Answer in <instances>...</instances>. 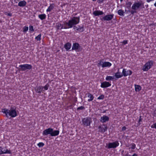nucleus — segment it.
Wrapping results in <instances>:
<instances>
[{
    "instance_id": "1",
    "label": "nucleus",
    "mask_w": 156,
    "mask_h": 156,
    "mask_svg": "<svg viewBox=\"0 0 156 156\" xmlns=\"http://www.w3.org/2000/svg\"><path fill=\"white\" fill-rule=\"evenodd\" d=\"M79 17H73L69 20L68 22H65L64 24H62L59 23H56L55 28L57 30L62 29H67L72 28L74 25L78 24L80 22Z\"/></svg>"
},
{
    "instance_id": "2",
    "label": "nucleus",
    "mask_w": 156,
    "mask_h": 156,
    "mask_svg": "<svg viewBox=\"0 0 156 156\" xmlns=\"http://www.w3.org/2000/svg\"><path fill=\"white\" fill-rule=\"evenodd\" d=\"M82 124L86 126H90L92 122L91 119L89 117L85 118L82 120Z\"/></svg>"
},
{
    "instance_id": "3",
    "label": "nucleus",
    "mask_w": 156,
    "mask_h": 156,
    "mask_svg": "<svg viewBox=\"0 0 156 156\" xmlns=\"http://www.w3.org/2000/svg\"><path fill=\"white\" fill-rule=\"evenodd\" d=\"M153 65V62L150 61L147 62L144 66L142 69L144 71H147Z\"/></svg>"
},
{
    "instance_id": "4",
    "label": "nucleus",
    "mask_w": 156,
    "mask_h": 156,
    "mask_svg": "<svg viewBox=\"0 0 156 156\" xmlns=\"http://www.w3.org/2000/svg\"><path fill=\"white\" fill-rule=\"evenodd\" d=\"M142 1L140 2H135L132 5V9L133 10H136L138 9L141 6H143L144 8V5L142 3Z\"/></svg>"
},
{
    "instance_id": "5",
    "label": "nucleus",
    "mask_w": 156,
    "mask_h": 156,
    "mask_svg": "<svg viewBox=\"0 0 156 156\" xmlns=\"http://www.w3.org/2000/svg\"><path fill=\"white\" fill-rule=\"evenodd\" d=\"M19 67H20V70L24 71L27 69H31L32 68V66L30 64H25L20 65Z\"/></svg>"
},
{
    "instance_id": "6",
    "label": "nucleus",
    "mask_w": 156,
    "mask_h": 156,
    "mask_svg": "<svg viewBox=\"0 0 156 156\" xmlns=\"http://www.w3.org/2000/svg\"><path fill=\"white\" fill-rule=\"evenodd\" d=\"M107 147L108 149L112 148H115L118 146L119 145V143L118 141H115L113 142L109 143L108 144H107Z\"/></svg>"
},
{
    "instance_id": "7",
    "label": "nucleus",
    "mask_w": 156,
    "mask_h": 156,
    "mask_svg": "<svg viewBox=\"0 0 156 156\" xmlns=\"http://www.w3.org/2000/svg\"><path fill=\"white\" fill-rule=\"evenodd\" d=\"M8 115L12 117H15L17 115V114L16 110V108L11 107L10 109L9 110Z\"/></svg>"
},
{
    "instance_id": "8",
    "label": "nucleus",
    "mask_w": 156,
    "mask_h": 156,
    "mask_svg": "<svg viewBox=\"0 0 156 156\" xmlns=\"http://www.w3.org/2000/svg\"><path fill=\"white\" fill-rule=\"evenodd\" d=\"M114 16L113 14L106 15L102 18H100V20L102 21H110L113 18Z\"/></svg>"
},
{
    "instance_id": "9",
    "label": "nucleus",
    "mask_w": 156,
    "mask_h": 156,
    "mask_svg": "<svg viewBox=\"0 0 156 156\" xmlns=\"http://www.w3.org/2000/svg\"><path fill=\"white\" fill-rule=\"evenodd\" d=\"M81 46L78 43H75L73 44L72 50H75L76 51H79L80 50Z\"/></svg>"
},
{
    "instance_id": "10",
    "label": "nucleus",
    "mask_w": 156,
    "mask_h": 156,
    "mask_svg": "<svg viewBox=\"0 0 156 156\" xmlns=\"http://www.w3.org/2000/svg\"><path fill=\"white\" fill-rule=\"evenodd\" d=\"M132 71L130 70H127L125 69H123L122 71L123 75L124 76H126L128 75H131L132 74Z\"/></svg>"
},
{
    "instance_id": "11",
    "label": "nucleus",
    "mask_w": 156,
    "mask_h": 156,
    "mask_svg": "<svg viewBox=\"0 0 156 156\" xmlns=\"http://www.w3.org/2000/svg\"><path fill=\"white\" fill-rule=\"evenodd\" d=\"M99 132L101 133H104L107 131L108 129L107 126L105 124H103L102 126H98Z\"/></svg>"
},
{
    "instance_id": "12",
    "label": "nucleus",
    "mask_w": 156,
    "mask_h": 156,
    "mask_svg": "<svg viewBox=\"0 0 156 156\" xmlns=\"http://www.w3.org/2000/svg\"><path fill=\"white\" fill-rule=\"evenodd\" d=\"M52 131V129L49 128L47 129L44 130L42 134L44 136H47L48 134H50V135L51 136V134Z\"/></svg>"
},
{
    "instance_id": "13",
    "label": "nucleus",
    "mask_w": 156,
    "mask_h": 156,
    "mask_svg": "<svg viewBox=\"0 0 156 156\" xmlns=\"http://www.w3.org/2000/svg\"><path fill=\"white\" fill-rule=\"evenodd\" d=\"M75 25H73V29L76 30L80 32H82L84 30V27H80V26H78L77 27L75 26Z\"/></svg>"
},
{
    "instance_id": "14",
    "label": "nucleus",
    "mask_w": 156,
    "mask_h": 156,
    "mask_svg": "<svg viewBox=\"0 0 156 156\" xmlns=\"http://www.w3.org/2000/svg\"><path fill=\"white\" fill-rule=\"evenodd\" d=\"M35 90L37 93H40L42 91H44V90H43V87L41 86L36 87L35 88Z\"/></svg>"
},
{
    "instance_id": "15",
    "label": "nucleus",
    "mask_w": 156,
    "mask_h": 156,
    "mask_svg": "<svg viewBox=\"0 0 156 156\" xmlns=\"http://www.w3.org/2000/svg\"><path fill=\"white\" fill-rule=\"evenodd\" d=\"M111 86V84L108 82H104L101 83V87L102 88H105Z\"/></svg>"
},
{
    "instance_id": "16",
    "label": "nucleus",
    "mask_w": 156,
    "mask_h": 156,
    "mask_svg": "<svg viewBox=\"0 0 156 156\" xmlns=\"http://www.w3.org/2000/svg\"><path fill=\"white\" fill-rule=\"evenodd\" d=\"M109 119V118L108 116L104 115L103 116L101 117L100 121L103 123L107 121H108Z\"/></svg>"
},
{
    "instance_id": "17",
    "label": "nucleus",
    "mask_w": 156,
    "mask_h": 156,
    "mask_svg": "<svg viewBox=\"0 0 156 156\" xmlns=\"http://www.w3.org/2000/svg\"><path fill=\"white\" fill-rule=\"evenodd\" d=\"M3 149L0 146V154H11V152L10 150L7 149L6 150L2 151Z\"/></svg>"
},
{
    "instance_id": "18",
    "label": "nucleus",
    "mask_w": 156,
    "mask_h": 156,
    "mask_svg": "<svg viewBox=\"0 0 156 156\" xmlns=\"http://www.w3.org/2000/svg\"><path fill=\"white\" fill-rule=\"evenodd\" d=\"M93 14L95 16H97L100 15H103L104 13L102 11L96 10L93 12Z\"/></svg>"
},
{
    "instance_id": "19",
    "label": "nucleus",
    "mask_w": 156,
    "mask_h": 156,
    "mask_svg": "<svg viewBox=\"0 0 156 156\" xmlns=\"http://www.w3.org/2000/svg\"><path fill=\"white\" fill-rule=\"evenodd\" d=\"M27 4V2L23 0L19 2L18 5L20 7H23L26 5Z\"/></svg>"
},
{
    "instance_id": "20",
    "label": "nucleus",
    "mask_w": 156,
    "mask_h": 156,
    "mask_svg": "<svg viewBox=\"0 0 156 156\" xmlns=\"http://www.w3.org/2000/svg\"><path fill=\"white\" fill-rule=\"evenodd\" d=\"M59 133V131L58 130H55L53 131L52 129V131L51 132V136H55L58 135Z\"/></svg>"
},
{
    "instance_id": "21",
    "label": "nucleus",
    "mask_w": 156,
    "mask_h": 156,
    "mask_svg": "<svg viewBox=\"0 0 156 156\" xmlns=\"http://www.w3.org/2000/svg\"><path fill=\"white\" fill-rule=\"evenodd\" d=\"M112 64L109 62H102V67L104 68L107 67H110Z\"/></svg>"
},
{
    "instance_id": "22",
    "label": "nucleus",
    "mask_w": 156,
    "mask_h": 156,
    "mask_svg": "<svg viewBox=\"0 0 156 156\" xmlns=\"http://www.w3.org/2000/svg\"><path fill=\"white\" fill-rule=\"evenodd\" d=\"M71 44L70 43L68 42L65 44L64 48L67 51H68L71 48Z\"/></svg>"
},
{
    "instance_id": "23",
    "label": "nucleus",
    "mask_w": 156,
    "mask_h": 156,
    "mask_svg": "<svg viewBox=\"0 0 156 156\" xmlns=\"http://www.w3.org/2000/svg\"><path fill=\"white\" fill-rule=\"evenodd\" d=\"M87 97L89 98L88 99L87 101H92L94 98V97L93 95L91 94L90 93L87 94Z\"/></svg>"
},
{
    "instance_id": "24",
    "label": "nucleus",
    "mask_w": 156,
    "mask_h": 156,
    "mask_svg": "<svg viewBox=\"0 0 156 156\" xmlns=\"http://www.w3.org/2000/svg\"><path fill=\"white\" fill-rule=\"evenodd\" d=\"M55 7V5L54 4H51L50 5V6L46 10L47 12H50Z\"/></svg>"
},
{
    "instance_id": "25",
    "label": "nucleus",
    "mask_w": 156,
    "mask_h": 156,
    "mask_svg": "<svg viewBox=\"0 0 156 156\" xmlns=\"http://www.w3.org/2000/svg\"><path fill=\"white\" fill-rule=\"evenodd\" d=\"M115 76L116 78H119L123 76V75L119 72V70L118 71L115 73Z\"/></svg>"
},
{
    "instance_id": "26",
    "label": "nucleus",
    "mask_w": 156,
    "mask_h": 156,
    "mask_svg": "<svg viewBox=\"0 0 156 156\" xmlns=\"http://www.w3.org/2000/svg\"><path fill=\"white\" fill-rule=\"evenodd\" d=\"M38 16L41 20H43L46 19V16L45 14H43L39 15Z\"/></svg>"
},
{
    "instance_id": "27",
    "label": "nucleus",
    "mask_w": 156,
    "mask_h": 156,
    "mask_svg": "<svg viewBox=\"0 0 156 156\" xmlns=\"http://www.w3.org/2000/svg\"><path fill=\"white\" fill-rule=\"evenodd\" d=\"M135 90L136 92H139L141 89V87L139 85H135Z\"/></svg>"
},
{
    "instance_id": "28",
    "label": "nucleus",
    "mask_w": 156,
    "mask_h": 156,
    "mask_svg": "<svg viewBox=\"0 0 156 156\" xmlns=\"http://www.w3.org/2000/svg\"><path fill=\"white\" fill-rule=\"evenodd\" d=\"M9 110L5 108L2 110V112L5 114L6 116L7 117H8Z\"/></svg>"
},
{
    "instance_id": "29",
    "label": "nucleus",
    "mask_w": 156,
    "mask_h": 156,
    "mask_svg": "<svg viewBox=\"0 0 156 156\" xmlns=\"http://www.w3.org/2000/svg\"><path fill=\"white\" fill-rule=\"evenodd\" d=\"M124 11L122 9H119L118 11V14L120 16H124Z\"/></svg>"
},
{
    "instance_id": "30",
    "label": "nucleus",
    "mask_w": 156,
    "mask_h": 156,
    "mask_svg": "<svg viewBox=\"0 0 156 156\" xmlns=\"http://www.w3.org/2000/svg\"><path fill=\"white\" fill-rule=\"evenodd\" d=\"M132 4V3L131 2H128L126 4V6L129 9L130 8Z\"/></svg>"
},
{
    "instance_id": "31",
    "label": "nucleus",
    "mask_w": 156,
    "mask_h": 156,
    "mask_svg": "<svg viewBox=\"0 0 156 156\" xmlns=\"http://www.w3.org/2000/svg\"><path fill=\"white\" fill-rule=\"evenodd\" d=\"M114 79V76H107L106 78V80L108 81L112 80Z\"/></svg>"
},
{
    "instance_id": "32",
    "label": "nucleus",
    "mask_w": 156,
    "mask_h": 156,
    "mask_svg": "<svg viewBox=\"0 0 156 156\" xmlns=\"http://www.w3.org/2000/svg\"><path fill=\"white\" fill-rule=\"evenodd\" d=\"M41 34H40L38 35L37 36L35 37V39L37 41H40L41 40Z\"/></svg>"
},
{
    "instance_id": "33",
    "label": "nucleus",
    "mask_w": 156,
    "mask_h": 156,
    "mask_svg": "<svg viewBox=\"0 0 156 156\" xmlns=\"http://www.w3.org/2000/svg\"><path fill=\"white\" fill-rule=\"evenodd\" d=\"M28 27L25 26L23 27V32H26L28 31Z\"/></svg>"
},
{
    "instance_id": "34",
    "label": "nucleus",
    "mask_w": 156,
    "mask_h": 156,
    "mask_svg": "<svg viewBox=\"0 0 156 156\" xmlns=\"http://www.w3.org/2000/svg\"><path fill=\"white\" fill-rule=\"evenodd\" d=\"M37 145L39 147H42L44 145V144L42 142L39 143Z\"/></svg>"
},
{
    "instance_id": "35",
    "label": "nucleus",
    "mask_w": 156,
    "mask_h": 156,
    "mask_svg": "<svg viewBox=\"0 0 156 156\" xmlns=\"http://www.w3.org/2000/svg\"><path fill=\"white\" fill-rule=\"evenodd\" d=\"M49 87V85L48 84H47L44 87H43V89H44V90H47L48 89Z\"/></svg>"
},
{
    "instance_id": "36",
    "label": "nucleus",
    "mask_w": 156,
    "mask_h": 156,
    "mask_svg": "<svg viewBox=\"0 0 156 156\" xmlns=\"http://www.w3.org/2000/svg\"><path fill=\"white\" fill-rule=\"evenodd\" d=\"M29 30L30 31L33 32L34 31L33 27L32 26L30 25L29 27Z\"/></svg>"
},
{
    "instance_id": "37",
    "label": "nucleus",
    "mask_w": 156,
    "mask_h": 156,
    "mask_svg": "<svg viewBox=\"0 0 156 156\" xmlns=\"http://www.w3.org/2000/svg\"><path fill=\"white\" fill-rule=\"evenodd\" d=\"M104 95H101L99 96L98 98V99H103L104 98Z\"/></svg>"
},
{
    "instance_id": "38",
    "label": "nucleus",
    "mask_w": 156,
    "mask_h": 156,
    "mask_svg": "<svg viewBox=\"0 0 156 156\" xmlns=\"http://www.w3.org/2000/svg\"><path fill=\"white\" fill-rule=\"evenodd\" d=\"M85 109L84 107L83 106H81L80 107H78L77 108V110H82L83 109Z\"/></svg>"
},
{
    "instance_id": "39",
    "label": "nucleus",
    "mask_w": 156,
    "mask_h": 156,
    "mask_svg": "<svg viewBox=\"0 0 156 156\" xmlns=\"http://www.w3.org/2000/svg\"><path fill=\"white\" fill-rule=\"evenodd\" d=\"M131 148L132 149H134L136 147V145L135 144L133 143L131 144Z\"/></svg>"
},
{
    "instance_id": "40",
    "label": "nucleus",
    "mask_w": 156,
    "mask_h": 156,
    "mask_svg": "<svg viewBox=\"0 0 156 156\" xmlns=\"http://www.w3.org/2000/svg\"><path fill=\"white\" fill-rule=\"evenodd\" d=\"M141 116H140L139 117V119L138 121V123L139 124H141V122L142 120V118H141Z\"/></svg>"
},
{
    "instance_id": "41",
    "label": "nucleus",
    "mask_w": 156,
    "mask_h": 156,
    "mask_svg": "<svg viewBox=\"0 0 156 156\" xmlns=\"http://www.w3.org/2000/svg\"><path fill=\"white\" fill-rule=\"evenodd\" d=\"M130 13L131 14L133 15L134 13H136V10H130Z\"/></svg>"
},
{
    "instance_id": "42",
    "label": "nucleus",
    "mask_w": 156,
    "mask_h": 156,
    "mask_svg": "<svg viewBox=\"0 0 156 156\" xmlns=\"http://www.w3.org/2000/svg\"><path fill=\"white\" fill-rule=\"evenodd\" d=\"M151 128H155L156 129V123L153 124L151 126Z\"/></svg>"
},
{
    "instance_id": "43",
    "label": "nucleus",
    "mask_w": 156,
    "mask_h": 156,
    "mask_svg": "<svg viewBox=\"0 0 156 156\" xmlns=\"http://www.w3.org/2000/svg\"><path fill=\"white\" fill-rule=\"evenodd\" d=\"M122 43L124 44H126L127 43V41L126 40H124L122 42Z\"/></svg>"
},
{
    "instance_id": "44",
    "label": "nucleus",
    "mask_w": 156,
    "mask_h": 156,
    "mask_svg": "<svg viewBox=\"0 0 156 156\" xmlns=\"http://www.w3.org/2000/svg\"><path fill=\"white\" fill-rule=\"evenodd\" d=\"M6 14L8 16H12V14L11 13H7Z\"/></svg>"
},
{
    "instance_id": "45",
    "label": "nucleus",
    "mask_w": 156,
    "mask_h": 156,
    "mask_svg": "<svg viewBox=\"0 0 156 156\" xmlns=\"http://www.w3.org/2000/svg\"><path fill=\"white\" fill-rule=\"evenodd\" d=\"M125 12H126V13L128 14L129 12H130V10H125Z\"/></svg>"
},
{
    "instance_id": "46",
    "label": "nucleus",
    "mask_w": 156,
    "mask_h": 156,
    "mask_svg": "<svg viewBox=\"0 0 156 156\" xmlns=\"http://www.w3.org/2000/svg\"><path fill=\"white\" fill-rule=\"evenodd\" d=\"M104 1V0H98L97 2L99 3H100L101 2L102 3Z\"/></svg>"
},
{
    "instance_id": "47",
    "label": "nucleus",
    "mask_w": 156,
    "mask_h": 156,
    "mask_svg": "<svg viewBox=\"0 0 156 156\" xmlns=\"http://www.w3.org/2000/svg\"><path fill=\"white\" fill-rule=\"evenodd\" d=\"M126 129V127L125 126H123L122 128V130L124 131Z\"/></svg>"
},
{
    "instance_id": "48",
    "label": "nucleus",
    "mask_w": 156,
    "mask_h": 156,
    "mask_svg": "<svg viewBox=\"0 0 156 156\" xmlns=\"http://www.w3.org/2000/svg\"><path fill=\"white\" fill-rule=\"evenodd\" d=\"M124 156H131L130 155L128 154V153H127Z\"/></svg>"
},
{
    "instance_id": "49",
    "label": "nucleus",
    "mask_w": 156,
    "mask_h": 156,
    "mask_svg": "<svg viewBox=\"0 0 156 156\" xmlns=\"http://www.w3.org/2000/svg\"><path fill=\"white\" fill-rule=\"evenodd\" d=\"M99 65L101 66H102V63L101 62H100L99 63Z\"/></svg>"
},
{
    "instance_id": "50",
    "label": "nucleus",
    "mask_w": 156,
    "mask_h": 156,
    "mask_svg": "<svg viewBox=\"0 0 156 156\" xmlns=\"http://www.w3.org/2000/svg\"><path fill=\"white\" fill-rule=\"evenodd\" d=\"M154 0H147V2H149L151 1H153Z\"/></svg>"
},
{
    "instance_id": "51",
    "label": "nucleus",
    "mask_w": 156,
    "mask_h": 156,
    "mask_svg": "<svg viewBox=\"0 0 156 156\" xmlns=\"http://www.w3.org/2000/svg\"><path fill=\"white\" fill-rule=\"evenodd\" d=\"M132 156H138L136 154H134Z\"/></svg>"
},
{
    "instance_id": "52",
    "label": "nucleus",
    "mask_w": 156,
    "mask_h": 156,
    "mask_svg": "<svg viewBox=\"0 0 156 156\" xmlns=\"http://www.w3.org/2000/svg\"><path fill=\"white\" fill-rule=\"evenodd\" d=\"M154 6L156 7V2H155L154 3Z\"/></svg>"
},
{
    "instance_id": "53",
    "label": "nucleus",
    "mask_w": 156,
    "mask_h": 156,
    "mask_svg": "<svg viewBox=\"0 0 156 156\" xmlns=\"http://www.w3.org/2000/svg\"><path fill=\"white\" fill-rule=\"evenodd\" d=\"M145 6H146V7L147 8L148 7V5H145Z\"/></svg>"
},
{
    "instance_id": "54",
    "label": "nucleus",
    "mask_w": 156,
    "mask_h": 156,
    "mask_svg": "<svg viewBox=\"0 0 156 156\" xmlns=\"http://www.w3.org/2000/svg\"><path fill=\"white\" fill-rule=\"evenodd\" d=\"M93 1H96V0H92Z\"/></svg>"
},
{
    "instance_id": "55",
    "label": "nucleus",
    "mask_w": 156,
    "mask_h": 156,
    "mask_svg": "<svg viewBox=\"0 0 156 156\" xmlns=\"http://www.w3.org/2000/svg\"><path fill=\"white\" fill-rule=\"evenodd\" d=\"M2 22V21L0 20V23Z\"/></svg>"
}]
</instances>
